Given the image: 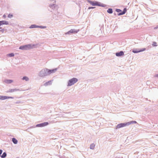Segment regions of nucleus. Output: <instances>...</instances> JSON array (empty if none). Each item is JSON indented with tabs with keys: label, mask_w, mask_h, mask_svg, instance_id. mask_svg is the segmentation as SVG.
<instances>
[{
	"label": "nucleus",
	"mask_w": 158,
	"mask_h": 158,
	"mask_svg": "<svg viewBox=\"0 0 158 158\" xmlns=\"http://www.w3.org/2000/svg\"><path fill=\"white\" fill-rule=\"evenodd\" d=\"M56 71V69L49 70L48 69H44L40 71V75L41 77H44L54 73Z\"/></svg>",
	"instance_id": "1"
},
{
	"label": "nucleus",
	"mask_w": 158,
	"mask_h": 158,
	"mask_svg": "<svg viewBox=\"0 0 158 158\" xmlns=\"http://www.w3.org/2000/svg\"><path fill=\"white\" fill-rule=\"evenodd\" d=\"M136 123L137 122L136 121H132L128 122L126 123H120L117 125L116 126V128L117 129L121 127L128 126L132 124Z\"/></svg>",
	"instance_id": "2"
},
{
	"label": "nucleus",
	"mask_w": 158,
	"mask_h": 158,
	"mask_svg": "<svg viewBox=\"0 0 158 158\" xmlns=\"http://www.w3.org/2000/svg\"><path fill=\"white\" fill-rule=\"evenodd\" d=\"M77 81L78 80L77 78H73L69 81L68 85L69 86L72 85L77 82Z\"/></svg>",
	"instance_id": "3"
},
{
	"label": "nucleus",
	"mask_w": 158,
	"mask_h": 158,
	"mask_svg": "<svg viewBox=\"0 0 158 158\" xmlns=\"http://www.w3.org/2000/svg\"><path fill=\"white\" fill-rule=\"evenodd\" d=\"M116 11L118 13H119V14L118 15H121L125 14L126 13L127 11V9L126 8H124L123 11H122L120 9H116Z\"/></svg>",
	"instance_id": "4"
},
{
	"label": "nucleus",
	"mask_w": 158,
	"mask_h": 158,
	"mask_svg": "<svg viewBox=\"0 0 158 158\" xmlns=\"http://www.w3.org/2000/svg\"><path fill=\"white\" fill-rule=\"evenodd\" d=\"M88 2L91 5L93 6H101V4L100 2L96 1H88Z\"/></svg>",
	"instance_id": "5"
},
{
	"label": "nucleus",
	"mask_w": 158,
	"mask_h": 158,
	"mask_svg": "<svg viewBox=\"0 0 158 158\" xmlns=\"http://www.w3.org/2000/svg\"><path fill=\"white\" fill-rule=\"evenodd\" d=\"M79 30H75L71 29L69 31L65 33V34H75L77 33L79 31Z\"/></svg>",
	"instance_id": "6"
},
{
	"label": "nucleus",
	"mask_w": 158,
	"mask_h": 158,
	"mask_svg": "<svg viewBox=\"0 0 158 158\" xmlns=\"http://www.w3.org/2000/svg\"><path fill=\"white\" fill-rule=\"evenodd\" d=\"M31 48V45H28L21 46L19 48L22 50H27L30 49Z\"/></svg>",
	"instance_id": "7"
},
{
	"label": "nucleus",
	"mask_w": 158,
	"mask_h": 158,
	"mask_svg": "<svg viewBox=\"0 0 158 158\" xmlns=\"http://www.w3.org/2000/svg\"><path fill=\"white\" fill-rule=\"evenodd\" d=\"M145 48H143L141 49H133L132 50V52L134 53H137L140 52H142L145 50Z\"/></svg>",
	"instance_id": "8"
},
{
	"label": "nucleus",
	"mask_w": 158,
	"mask_h": 158,
	"mask_svg": "<svg viewBox=\"0 0 158 158\" xmlns=\"http://www.w3.org/2000/svg\"><path fill=\"white\" fill-rule=\"evenodd\" d=\"M9 98H13L11 97L0 96V99L1 100H5Z\"/></svg>",
	"instance_id": "9"
},
{
	"label": "nucleus",
	"mask_w": 158,
	"mask_h": 158,
	"mask_svg": "<svg viewBox=\"0 0 158 158\" xmlns=\"http://www.w3.org/2000/svg\"><path fill=\"white\" fill-rule=\"evenodd\" d=\"M48 124V122H45L42 123L38 124L36 125L37 127H43L47 125Z\"/></svg>",
	"instance_id": "10"
},
{
	"label": "nucleus",
	"mask_w": 158,
	"mask_h": 158,
	"mask_svg": "<svg viewBox=\"0 0 158 158\" xmlns=\"http://www.w3.org/2000/svg\"><path fill=\"white\" fill-rule=\"evenodd\" d=\"M0 26L3 24L8 25V22L6 21H0Z\"/></svg>",
	"instance_id": "11"
},
{
	"label": "nucleus",
	"mask_w": 158,
	"mask_h": 158,
	"mask_svg": "<svg viewBox=\"0 0 158 158\" xmlns=\"http://www.w3.org/2000/svg\"><path fill=\"white\" fill-rule=\"evenodd\" d=\"M124 52L122 51H120L119 52L116 53V56H123L124 55Z\"/></svg>",
	"instance_id": "12"
},
{
	"label": "nucleus",
	"mask_w": 158,
	"mask_h": 158,
	"mask_svg": "<svg viewBox=\"0 0 158 158\" xmlns=\"http://www.w3.org/2000/svg\"><path fill=\"white\" fill-rule=\"evenodd\" d=\"M52 81H48V82H47L46 83H45L44 84V85L45 86H47L48 85H51L52 84Z\"/></svg>",
	"instance_id": "13"
},
{
	"label": "nucleus",
	"mask_w": 158,
	"mask_h": 158,
	"mask_svg": "<svg viewBox=\"0 0 158 158\" xmlns=\"http://www.w3.org/2000/svg\"><path fill=\"white\" fill-rule=\"evenodd\" d=\"M12 141L15 144H16L18 143L17 140L15 138H12Z\"/></svg>",
	"instance_id": "14"
},
{
	"label": "nucleus",
	"mask_w": 158,
	"mask_h": 158,
	"mask_svg": "<svg viewBox=\"0 0 158 158\" xmlns=\"http://www.w3.org/2000/svg\"><path fill=\"white\" fill-rule=\"evenodd\" d=\"M17 90V89H10L7 92H13L15 91H16Z\"/></svg>",
	"instance_id": "15"
},
{
	"label": "nucleus",
	"mask_w": 158,
	"mask_h": 158,
	"mask_svg": "<svg viewBox=\"0 0 158 158\" xmlns=\"http://www.w3.org/2000/svg\"><path fill=\"white\" fill-rule=\"evenodd\" d=\"M38 27H39L38 26H37L35 25H32L30 27V28H32Z\"/></svg>",
	"instance_id": "16"
},
{
	"label": "nucleus",
	"mask_w": 158,
	"mask_h": 158,
	"mask_svg": "<svg viewBox=\"0 0 158 158\" xmlns=\"http://www.w3.org/2000/svg\"><path fill=\"white\" fill-rule=\"evenodd\" d=\"M107 12L108 13H109L111 14L113 13L112 9H110V8L109 9L107 10Z\"/></svg>",
	"instance_id": "17"
},
{
	"label": "nucleus",
	"mask_w": 158,
	"mask_h": 158,
	"mask_svg": "<svg viewBox=\"0 0 158 158\" xmlns=\"http://www.w3.org/2000/svg\"><path fill=\"white\" fill-rule=\"evenodd\" d=\"M5 82L7 83H10L13 82L12 80H6L5 81Z\"/></svg>",
	"instance_id": "18"
},
{
	"label": "nucleus",
	"mask_w": 158,
	"mask_h": 158,
	"mask_svg": "<svg viewBox=\"0 0 158 158\" xmlns=\"http://www.w3.org/2000/svg\"><path fill=\"white\" fill-rule=\"evenodd\" d=\"M95 144H91L90 146V148L91 149H94L95 147Z\"/></svg>",
	"instance_id": "19"
},
{
	"label": "nucleus",
	"mask_w": 158,
	"mask_h": 158,
	"mask_svg": "<svg viewBox=\"0 0 158 158\" xmlns=\"http://www.w3.org/2000/svg\"><path fill=\"white\" fill-rule=\"evenodd\" d=\"M7 55L9 57H12L14 56V54L13 53H11L7 54Z\"/></svg>",
	"instance_id": "20"
},
{
	"label": "nucleus",
	"mask_w": 158,
	"mask_h": 158,
	"mask_svg": "<svg viewBox=\"0 0 158 158\" xmlns=\"http://www.w3.org/2000/svg\"><path fill=\"white\" fill-rule=\"evenodd\" d=\"M23 80H25L26 81H28L29 80V78L27 77H24L23 78Z\"/></svg>",
	"instance_id": "21"
},
{
	"label": "nucleus",
	"mask_w": 158,
	"mask_h": 158,
	"mask_svg": "<svg viewBox=\"0 0 158 158\" xmlns=\"http://www.w3.org/2000/svg\"><path fill=\"white\" fill-rule=\"evenodd\" d=\"M6 153L5 152H4L2 156H1V157H5L6 156Z\"/></svg>",
	"instance_id": "22"
},
{
	"label": "nucleus",
	"mask_w": 158,
	"mask_h": 158,
	"mask_svg": "<svg viewBox=\"0 0 158 158\" xmlns=\"http://www.w3.org/2000/svg\"><path fill=\"white\" fill-rule=\"evenodd\" d=\"M152 45L154 46H157V43L155 42H153Z\"/></svg>",
	"instance_id": "23"
},
{
	"label": "nucleus",
	"mask_w": 158,
	"mask_h": 158,
	"mask_svg": "<svg viewBox=\"0 0 158 158\" xmlns=\"http://www.w3.org/2000/svg\"><path fill=\"white\" fill-rule=\"evenodd\" d=\"M13 16V15L12 14H9L8 16V17L9 18H11Z\"/></svg>",
	"instance_id": "24"
},
{
	"label": "nucleus",
	"mask_w": 158,
	"mask_h": 158,
	"mask_svg": "<svg viewBox=\"0 0 158 158\" xmlns=\"http://www.w3.org/2000/svg\"><path fill=\"white\" fill-rule=\"evenodd\" d=\"M94 8V7H89L88 8V9H93Z\"/></svg>",
	"instance_id": "25"
},
{
	"label": "nucleus",
	"mask_w": 158,
	"mask_h": 158,
	"mask_svg": "<svg viewBox=\"0 0 158 158\" xmlns=\"http://www.w3.org/2000/svg\"><path fill=\"white\" fill-rule=\"evenodd\" d=\"M155 77H158V74H156V75L155 76Z\"/></svg>",
	"instance_id": "26"
},
{
	"label": "nucleus",
	"mask_w": 158,
	"mask_h": 158,
	"mask_svg": "<svg viewBox=\"0 0 158 158\" xmlns=\"http://www.w3.org/2000/svg\"><path fill=\"white\" fill-rule=\"evenodd\" d=\"M2 151L1 150H0V155L2 154Z\"/></svg>",
	"instance_id": "27"
},
{
	"label": "nucleus",
	"mask_w": 158,
	"mask_h": 158,
	"mask_svg": "<svg viewBox=\"0 0 158 158\" xmlns=\"http://www.w3.org/2000/svg\"><path fill=\"white\" fill-rule=\"evenodd\" d=\"M3 16L5 17V15H3Z\"/></svg>",
	"instance_id": "28"
},
{
	"label": "nucleus",
	"mask_w": 158,
	"mask_h": 158,
	"mask_svg": "<svg viewBox=\"0 0 158 158\" xmlns=\"http://www.w3.org/2000/svg\"><path fill=\"white\" fill-rule=\"evenodd\" d=\"M0 28H1V27H0Z\"/></svg>",
	"instance_id": "29"
}]
</instances>
